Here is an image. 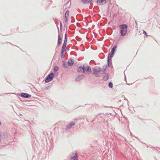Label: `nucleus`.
Segmentation results:
<instances>
[{
  "instance_id": "obj_14",
  "label": "nucleus",
  "mask_w": 160,
  "mask_h": 160,
  "mask_svg": "<svg viewBox=\"0 0 160 160\" xmlns=\"http://www.w3.org/2000/svg\"><path fill=\"white\" fill-rule=\"evenodd\" d=\"M73 63H74V61L72 60H68V64L70 66L72 65Z\"/></svg>"
},
{
  "instance_id": "obj_6",
  "label": "nucleus",
  "mask_w": 160,
  "mask_h": 160,
  "mask_svg": "<svg viewBox=\"0 0 160 160\" xmlns=\"http://www.w3.org/2000/svg\"><path fill=\"white\" fill-rule=\"evenodd\" d=\"M62 36H61L60 35H59L58 38V44L59 46L61 45L62 43Z\"/></svg>"
},
{
  "instance_id": "obj_11",
  "label": "nucleus",
  "mask_w": 160,
  "mask_h": 160,
  "mask_svg": "<svg viewBox=\"0 0 160 160\" xmlns=\"http://www.w3.org/2000/svg\"><path fill=\"white\" fill-rule=\"evenodd\" d=\"M75 125L74 123L72 122L68 124L66 127L67 129H69L72 127V126Z\"/></svg>"
},
{
  "instance_id": "obj_2",
  "label": "nucleus",
  "mask_w": 160,
  "mask_h": 160,
  "mask_svg": "<svg viewBox=\"0 0 160 160\" xmlns=\"http://www.w3.org/2000/svg\"><path fill=\"white\" fill-rule=\"evenodd\" d=\"M121 29L120 33L122 36H125L127 32L128 26L126 24H123L119 26Z\"/></svg>"
},
{
  "instance_id": "obj_17",
  "label": "nucleus",
  "mask_w": 160,
  "mask_h": 160,
  "mask_svg": "<svg viewBox=\"0 0 160 160\" xmlns=\"http://www.w3.org/2000/svg\"><path fill=\"white\" fill-rule=\"evenodd\" d=\"M58 70H59V68H58V67L55 66L54 68V71H58Z\"/></svg>"
},
{
  "instance_id": "obj_4",
  "label": "nucleus",
  "mask_w": 160,
  "mask_h": 160,
  "mask_svg": "<svg viewBox=\"0 0 160 160\" xmlns=\"http://www.w3.org/2000/svg\"><path fill=\"white\" fill-rule=\"evenodd\" d=\"M83 72L86 74H89L91 72V68L86 65H84Z\"/></svg>"
},
{
  "instance_id": "obj_5",
  "label": "nucleus",
  "mask_w": 160,
  "mask_h": 160,
  "mask_svg": "<svg viewBox=\"0 0 160 160\" xmlns=\"http://www.w3.org/2000/svg\"><path fill=\"white\" fill-rule=\"evenodd\" d=\"M54 77V75L52 73H50L47 77V78L45 80L46 82H48L51 81L53 79Z\"/></svg>"
},
{
  "instance_id": "obj_13",
  "label": "nucleus",
  "mask_w": 160,
  "mask_h": 160,
  "mask_svg": "<svg viewBox=\"0 0 160 160\" xmlns=\"http://www.w3.org/2000/svg\"><path fill=\"white\" fill-rule=\"evenodd\" d=\"M117 48V46L116 45L114 46L112 49L111 53L114 54V52L115 51V50H116Z\"/></svg>"
},
{
  "instance_id": "obj_12",
  "label": "nucleus",
  "mask_w": 160,
  "mask_h": 160,
  "mask_svg": "<svg viewBox=\"0 0 160 160\" xmlns=\"http://www.w3.org/2000/svg\"><path fill=\"white\" fill-rule=\"evenodd\" d=\"M113 53H110L108 55V62L109 63V61H110L111 60L112 58L113 57Z\"/></svg>"
},
{
  "instance_id": "obj_10",
  "label": "nucleus",
  "mask_w": 160,
  "mask_h": 160,
  "mask_svg": "<svg viewBox=\"0 0 160 160\" xmlns=\"http://www.w3.org/2000/svg\"><path fill=\"white\" fill-rule=\"evenodd\" d=\"M84 76L83 75H82L78 76L76 78V80L77 81H79L81 79H82Z\"/></svg>"
},
{
  "instance_id": "obj_1",
  "label": "nucleus",
  "mask_w": 160,
  "mask_h": 160,
  "mask_svg": "<svg viewBox=\"0 0 160 160\" xmlns=\"http://www.w3.org/2000/svg\"><path fill=\"white\" fill-rule=\"evenodd\" d=\"M65 35V37L64 41L62 47V50L61 55V57L62 58H64L65 57V54L66 53V46L67 45V43L68 41V36L67 33H66Z\"/></svg>"
},
{
  "instance_id": "obj_19",
  "label": "nucleus",
  "mask_w": 160,
  "mask_h": 160,
  "mask_svg": "<svg viewBox=\"0 0 160 160\" xmlns=\"http://www.w3.org/2000/svg\"><path fill=\"white\" fill-rule=\"evenodd\" d=\"M82 1L84 3H88V0H82Z\"/></svg>"
},
{
  "instance_id": "obj_8",
  "label": "nucleus",
  "mask_w": 160,
  "mask_h": 160,
  "mask_svg": "<svg viewBox=\"0 0 160 160\" xmlns=\"http://www.w3.org/2000/svg\"><path fill=\"white\" fill-rule=\"evenodd\" d=\"M69 11H67L65 14V16L66 18V19L65 20V22H67L69 18Z\"/></svg>"
},
{
  "instance_id": "obj_16",
  "label": "nucleus",
  "mask_w": 160,
  "mask_h": 160,
  "mask_svg": "<svg viewBox=\"0 0 160 160\" xmlns=\"http://www.w3.org/2000/svg\"><path fill=\"white\" fill-rule=\"evenodd\" d=\"M108 86L109 87L112 88L113 87V84L112 82H110L109 83Z\"/></svg>"
},
{
  "instance_id": "obj_15",
  "label": "nucleus",
  "mask_w": 160,
  "mask_h": 160,
  "mask_svg": "<svg viewBox=\"0 0 160 160\" xmlns=\"http://www.w3.org/2000/svg\"><path fill=\"white\" fill-rule=\"evenodd\" d=\"M82 71H83V67H79L78 68V72H82Z\"/></svg>"
},
{
  "instance_id": "obj_3",
  "label": "nucleus",
  "mask_w": 160,
  "mask_h": 160,
  "mask_svg": "<svg viewBox=\"0 0 160 160\" xmlns=\"http://www.w3.org/2000/svg\"><path fill=\"white\" fill-rule=\"evenodd\" d=\"M71 160H78V156L77 152L76 151H74L72 152L70 156Z\"/></svg>"
},
{
  "instance_id": "obj_20",
  "label": "nucleus",
  "mask_w": 160,
  "mask_h": 160,
  "mask_svg": "<svg viewBox=\"0 0 160 160\" xmlns=\"http://www.w3.org/2000/svg\"><path fill=\"white\" fill-rule=\"evenodd\" d=\"M143 33L144 34H145V35H146L147 36V33L145 31H143Z\"/></svg>"
},
{
  "instance_id": "obj_21",
  "label": "nucleus",
  "mask_w": 160,
  "mask_h": 160,
  "mask_svg": "<svg viewBox=\"0 0 160 160\" xmlns=\"http://www.w3.org/2000/svg\"><path fill=\"white\" fill-rule=\"evenodd\" d=\"M92 0H88V3H89V2H91Z\"/></svg>"
},
{
  "instance_id": "obj_18",
  "label": "nucleus",
  "mask_w": 160,
  "mask_h": 160,
  "mask_svg": "<svg viewBox=\"0 0 160 160\" xmlns=\"http://www.w3.org/2000/svg\"><path fill=\"white\" fill-rule=\"evenodd\" d=\"M105 80H107L108 79V77L107 75H106L105 76H104L103 78Z\"/></svg>"
},
{
  "instance_id": "obj_7",
  "label": "nucleus",
  "mask_w": 160,
  "mask_h": 160,
  "mask_svg": "<svg viewBox=\"0 0 160 160\" xmlns=\"http://www.w3.org/2000/svg\"><path fill=\"white\" fill-rule=\"evenodd\" d=\"M106 3V0H98L97 1V4L98 5H103Z\"/></svg>"
},
{
  "instance_id": "obj_9",
  "label": "nucleus",
  "mask_w": 160,
  "mask_h": 160,
  "mask_svg": "<svg viewBox=\"0 0 160 160\" xmlns=\"http://www.w3.org/2000/svg\"><path fill=\"white\" fill-rule=\"evenodd\" d=\"M21 96L22 97L25 98H30L31 97V95L26 93H22L21 94Z\"/></svg>"
}]
</instances>
